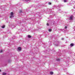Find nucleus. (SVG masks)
Segmentation results:
<instances>
[{
	"label": "nucleus",
	"mask_w": 75,
	"mask_h": 75,
	"mask_svg": "<svg viewBox=\"0 0 75 75\" xmlns=\"http://www.w3.org/2000/svg\"><path fill=\"white\" fill-rule=\"evenodd\" d=\"M14 13H13L11 12V15L10 16V18H13V17H14Z\"/></svg>",
	"instance_id": "1"
},
{
	"label": "nucleus",
	"mask_w": 75,
	"mask_h": 75,
	"mask_svg": "<svg viewBox=\"0 0 75 75\" xmlns=\"http://www.w3.org/2000/svg\"><path fill=\"white\" fill-rule=\"evenodd\" d=\"M65 29H66V28H67V26H65Z\"/></svg>",
	"instance_id": "15"
},
{
	"label": "nucleus",
	"mask_w": 75,
	"mask_h": 75,
	"mask_svg": "<svg viewBox=\"0 0 75 75\" xmlns=\"http://www.w3.org/2000/svg\"><path fill=\"white\" fill-rule=\"evenodd\" d=\"M48 4H49V5H51V3L50 2H49Z\"/></svg>",
	"instance_id": "12"
},
{
	"label": "nucleus",
	"mask_w": 75,
	"mask_h": 75,
	"mask_svg": "<svg viewBox=\"0 0 75 75\" xmlns=\"http://www.w3.org/2000/svg\"><path fill=\"white\" fill-rule=\"evenodd\" d=\"M72 18H73V16L72 15L70 17V20H72Z\"/></svg>",
	"instance_id": "2"
},
{
	"label": "nucleus",
	"mask_w": 75,
	"mask_h": 75,
	"mask_svg": "<svg viewBox=\"0 0 75 75\" xmlns=\"http://www.w3.org/2000/svg\"><path fill=\"white\" fill-rule=\"evenodd\" d=\"M6 74V73L4 72L2 74V75H5Z\"/></svg>",
	"instance_id": "7"
},
{
	"label": "nucleus",
	"mask_w": 75,
	"mask_h": 75,
	"mask_svg": "<svg viewBox=\"0 0 75 75\" xmlns=\"http://www.w3.org/2000/svg\"><path fill=\"white\" fill-rule=\"evenodd\" d=\"M50 74H51V75H52V74H53V72H50Z\"/></svg>",
	"instance_id": "9"
},
{
	"label": "nucleus",
	"mask_w": 75,
	"mask_h": 75,
	"mask_svg": "<svg viewBox=\"0 0 75 75\" xmlns=\"http://www.w3.org/2000/svg\"><path fill=\"white\" fill-rule=\"evenodd\" d=\"M0 71H1V70H0Z\"/></svg>",
	"instance_id": "18"
},
{
	"label": "nucleus",
	"mask_w": 75,
	"mask_h": 75,
	"mask_svg": "<svg viewBox=\"0 0 75 75\" xmlns=\"http://www.w3.org/2000/svg\"><path fill=\"white\" fill-rule=\"evenodd\" d=\"M74 45V43H71L70 44V46L71 47H73Z\"/></svg>",
	"instance_id": "4"
},
{
	"label": "nucleus",
	"mask_w": 75,
	"mask_h": 75,
	"mask_svg": "<svg viewBox=\"0 0 75 75\" xmlns=\"http://www.w3.org/2000/svg\"><path fill=\"white\" fill-rule=\"evenodd\" d=\"M47 25L48 26V25H49V24H48V23H47Z\"/></svg>",
	"instance_id": "14"
},
{
	"label": "nucleus",
	"mask_w": 75,
	"mask_h": 75,
	"mask_svg": "<svg viewBox=\"0 0 75 75\" xmlns=\"http://www.w3.org/2000/svg\"><path fill=\"white\" fill-rule=\"evenodd\" d=\"M5 27V25H3L2 26V28H4Z\"/></svg>",
	"instance_id": "8"
},
{
	"label": "nucleus",
	"mask_w": 75,
	"mask_h": 75,
	"mask_svg": "<svg viewBox=\"0 0 75 75\" xmlns=\"http://www.w3.org/2000/svg\"><path fill=\"white\" fill-rule=\"evenodd\" d=\"M18 51H21V48L20 47H18Z\"/></svg>",
	"instance_id": "3"
},
{
	"label": "nucleus",
	"mask_w": 75,
	"mask_h": 75,
	"mask_svg": "<svg viewBox=\"0 0 75 75\" xmlns=\"http://www.w3.org/2000/svg\"><path fill=\"white\" fill-rule=\"evenodd\" d=\"M3 52V50H1L0 52Z\"/></svg>",
	"instance_id": "13"
},
{
	"label": "nucleus",
	"mask_w": 75,
	"mask_h": 75,
	"mask_svg": "<svg viewBox=\"0 0 75 75\" xmlns=\"http://www.w3.org/2000/svg\"><path fill=\"white\" fill-rule=\"evenodd\" d=\"M48 31H49L50 32L51 31H52V30H51V29H48Z\"/></svg>",
	"instance_id": "6"
},
{
	"label": "nucleus",
	"mask_w": 75,
	"mask_h": 75,
	"mask_svg": "<svg viewBox=\"0 0 75 75\" xmlns=\"http://www.w3.org/2000/svg\"><path fill=\"white\" fill-rule=\"evenodd\" d=\"M57 61H60V59H57Z\"/></svg>",
	"instance_id": "10"
},
{
	"label": "nucleus",
	"mask_w": 75,
	"mask_h": 75,
	"mask_svg": "<svg viewBox=\"0 0 75 75\" xmlns=\"http://www.w3.org/2000/svg\"><path fill=\"white\" fill-rule=\"evenodd\" d=\"M22 12V11L21 10H20V13H21Z\"/></svg>",
	"instance_id": "16"
},
{
	"label": "nucleus",
	"mask_w": 75,
	"mask_h": 75,
	"mask_svg": "<svg viewBox=\"0 0 75 75\" xmlns=\"http://www.w3.org/2000/svg\"><path fill=\"white\" fill-rule=\"evenodd\" d=\"M64 1L65 3V2H67V0H64Z\"/></svg>",
	"instance_id": "11"
},
{
	"label": "nucleus",
	"mask_w": 75,
	"mask_h": 75,
	"mask_svg": "<svg viewBox=\"0 0 75 75\" xmlns=\"http://www.w3.org/2000/svg\"><path fill=\"white\" fill-rule=\"evenodd\" d=\"M61 39L62 40H64V38H62Z\"/></svg>",
	"instance_id": "17"
},
{
	"label": "nucleus",
	"mask_w": 75,
	"mask_h": 75,
	"mask_svg": "<svg viewBox=\"0 0 75 75\" xmlns=\"http://www.w3.org/2000/svg\"><path fill=\"white\" fill-rule=\"evenodd\" d=\"M28 38H30L31 37V36L30 35H28Z\"/></svg>",
	"instance_id": "5"
}]
</instances>
